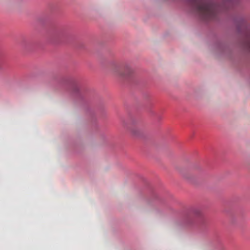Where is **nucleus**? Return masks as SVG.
<instances>
[{
    "label": "nucleus",
    "mask_w": 250,
    "mask_h": 250,
    "mask_svg": "<svg viewBox=\"0 0 250 250\" xmlns=\"http://www.w3.org/2000/svg\"><path fill=\"white\" fill-rule=\"evenodd\" d=\"M189 1L204 20L214 19L218 11V6L209 0H189Z\"/></svg>",
    "instance_id": "1"
},
{
    "label": "nucleus",
    "mask_w": 250,
    "mask_h": 250,
    "mask_svg": "<svg viewBox=\"0 0 250 250\" xmlns=\"http://www.w3.org/2000/svg\"><path fill=\"white\" fill-rule=\"evenodd\" d=\"M69 32L65 27H60L55 29L49 34L48 41L53 44H58L67 39Z\"/></svg>",
    "instance_id": "2"
},
{
    "label": "nucleus",
    "mask_w": 250,
    "mask_h": 250,
    "mask_svg": "<svg viewBox=\"0 0 250 250\" xmlns=\"http://www.w3.org/2000/svg\"><path fill=\"white\" fill-rule=\"evenodd\" d=\"M110 64L115 74L120 78L129 79L131 77L133 71L130 65L126 64L124 66V69H122L120 64H118L115 61H111Z\"/></svg>",
    "instance_id": "3"
},
{
    "label": "nucleus",
    "mask_w": 250,
    "mask_h": 250,
    "mask_svg": "<svg viewBox=\"0 0 250 250\" xmlns=\"http://www.w3.org/2000/svg\"><path fill=\"white\" fill-rule=\"evenodd\" d=\"M68 92L70 96L74 99L76 102H83L84 101L83 94L80 89L78 83L74 81H71L68 86Z\"/></svg>",
    "instance_id": "4"
},
{
    "label": "nucleus",
    "mask_w": 250,
    "mask_h": 250,
    "mask_svg": "<svg viewBox=\"0 0 250 250\" xmlns=\"http://www.w3.org/2000/svg\"><path fill=\"white\" fill-rule=\"evenodd\" d=\"M202 214V212L200 209L198 208H195L193 209L190 212L188 216V221L190 223H192L194 222L195 219L200 217Z\"/></svg>",
    "instance_id": "5"
},
{
    "label": "nucleus",
    "mask_w": 250,
    "mask_h": 250,
    "mask_svg": "<svg viewBox=\"0 0 250 250\" xmlns=\"http://www.w3.org/2000/svg\"><path fill=\"white\" fill-rule=\"evenodd\" d=\"M130 132L134 136H139L141 135V130L136 127H133L130 129Z\"/></svg>",
    "instance_id": "6"
},
{
    "label": "nucleus",
    "mask_w": 250,
    "mask_h": 250,
    "mask_svg": "<svg viewBox=\"0 0 250 250\" xmlns=\"http://www.w3.org/2000/svg\"><path fill=\"white\" fill-rule=\"evenodd\" d=\"M184 178H185L186 179H187V180H189H189H190V178L188 176V175H187V174H185V175H184Z\"/></svg>",
    "instance_id": "7"
}]
</instances>
